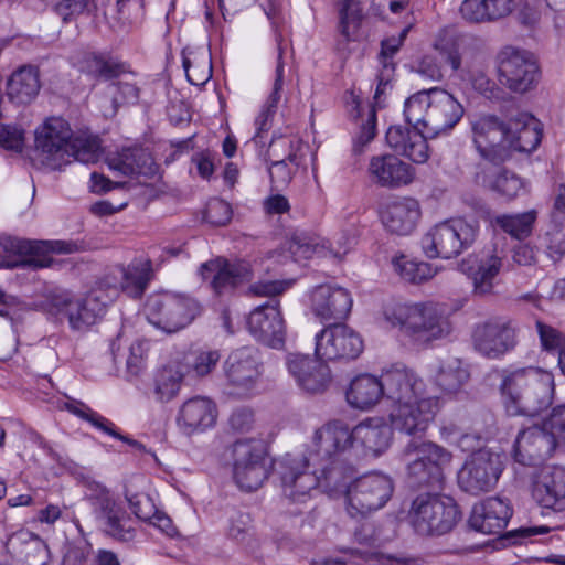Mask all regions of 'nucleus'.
<instances>
[{"label":"nucleus","mask_w":565,"mask_h":565,"mask_svg":"<svg viewBox=\"0 0 565 565\" xmlns=\"http://www.w3.org/2000/svg\"><path fill=\"white\" fill-rule=\"evenodd\" d=\"M500 393L511 416H535L548 408L554 397V376L540 367H508L500 373Z\"/></svg>","instance_id":"f257e3e1"},{"label":"nucleus","mask_w":565,"mask_h":565,"mask_svg":"<svg viewBox=\"0 0 565 565\" xmlns=\"http://www.w3.org/2000/svg\"><path fill=\"white\" fill-rule=\"evenodd\" d=\"M35 149L43 166L60 170L72 161L96 162L99 143L95 138L74 137L66 120L51 117L35 130Z\"/></svg>","instance_id":"f03ea898"},{"label":"nucleus","mask_w":565,"mask_h":565,"mask_svg":"<svg viewBox=\"0 0 565 565\" xmlns=\"http://www.w3.org/2000/svg\"><path fill=\"white\" fill-rule=\"evenodd\" d=\"M352 445L351 430L339 420L330 422L316 429L306 448V463L318 467L326 478V487L340 489L345 486L352 470L341 460Z\"/></svg>","instance_id":"7ed1b4c3"},{"label":"nucleus","mask_w":565,"mask_h":565,"mask_svg":"<svg viewBox=\"0 0 565 565\" xmlns=\"http://www.w3.org/2000/svg\"><path fill=\"white\" fill-rule=\"evenodd\" d=\"M463 111L462 105L451 94L436 87L417 92L404 104L407 125L422 127L428 138L450 131Z\"/></svg>","instance_id":"20e7f679"},{"label":"nucleus","mask_w":565,"mask_h":565,"mask_svg":"<svg viewBox=\"0 0 565 565\" xmlns=\"http://www.w3.org/2000/svg\"><path fill=\"white\" fill-rule=\"evenodd\" d=\"M384 319L418 343H429L450 334L452 326L445 308L436 302L398 303L385 308Z\"/></svg>","instance_id":"39448f33"},{"label":"nucleus","mask_w":565,"mask_h":565,"mask_svg":"<svg viewBox=\"0 0 565 565\" xmlns=\"http://www.w3.org/2000/svg\"><path fill=\"white\" fill-rule=\"evenodd\" d=\"M407 518L418 535L439 536L456 526L461 513L451 497L423 492L413 499Z\"/></svg>","instance_id":"423d86ee"},{"label":"nucleus","mask_w":565,"mask_h":565,"mask_svg":"<svg viewBox=\"0 0 565 565\" xmlns=\"http://www.w3.org/2000/svg\"><path fill=\"white\" fill-rule=\"evenodd\" d=\"M402 459L413 484L440 488L452 454L434 441L412 439L403 448Z\"/></svg>","instance_id":"0eeeda50"},{"label":"nucleus","mask_w":565,"mask_h":565,"mask_svg":"<svg viewBox=\"0 0 565 565\" xmlns=\"http://www.w3.org/2000/svg\"><path fill=\"white\" fill-rule=\"evenodd\" d=\"M480 231L477 221L458 217L433 226L420 239L423 253L428 258L457 257L476 242Z\"/></svg>","instance_id":"6e6552de"},{"label":"nucleus","mask_w":565,"mask_h":565,"mask_svg":"<svg viewBox=\"0 0 565 565\" xmlns=\"http://www.w3.org/2000/svg\"><path fill=\"white\" fill-rule=\"evenodd\" d=\"M201 310V305L194 298L170 291L150 295L145 305L148 321L167 333L189 326Z\"/></svg>","instance_id":"1a4fd4ad"},{"label":"nucleus","mask_w":565,"mask_h":565,"mask_svg":"<svg viewBox=\"0 0 565 565\" xmlns=\"http://www.w3.org/2000/svg\"><path fill=\"white\" fill-rule=\"evenodd\" d=\"M87 500L95 521L105 535L119 542L135 539V521L108 489L100 484L89 488Z\"/></svg>","instance_id":"9d476101"},{"label":"nucleus","mask_w":565,"mask_h":565,"mask_svg":"<svg viewBox=\"0 0 565 565\" xmlns=\"http://www.w3.org/2000/svg\"><path fill=\"white\" fill-rule=\"evenodd\" d=\"M504 469L502 456L489 448L472 451L458 471L459 488L471 495L492 491Z\"/></svg>","instance_id":"9b49d317"},{"label":"nucleus","mask_w":565,"mask_h":565,"mask_svg":"<svg viewBox=\"0 0 565 565\" xmlns=\"http://www.w3.org/2000/svg\"><path fill=\"white\" fill-rule=\"evenodd\" d=\"M279 476L282 495L289 503H306L318 488L323 491L335 490L326 487L327 480L320 469L306 463L305 458L285 457L279 466Z\"/></svg>","instance_id":"f8f14e48"},{"label":"nucleus","mask_w":565,"mask_h":565,"mask_svg":"<svg viewBox=\"0 0 565 565\" xmlns=\"http://www.w3.org/2000/svg\"><path fill=\"white\" fill-rule=\"evenodd\" d=\"M393 493L392 480L382 473H367L355 479L347 489L351 514H366L383 508Z\"/></svg>","instance_id":"ddd939ff"},{"label":"nucleus","mask_w":565,"mask_h":565,"mask_svg":"<svg viewBox=\"0 0 565 565\" xmlns=\"http://www.w3.org/2000/svg\"><path fill=\"white\" fill-rule=\"evenodd\" d=\"M363 348L360 334L344 323H329L316 334V355L320 360H355Z\"/></svg>","instance_id":"4468645a"},{"label":"nucleus","mask_w":565,"mask_h":565,"mask_svg":"<svg viewBox=\"0 0 565 565\" xmlns=\"http://www.w3.org/2000/svg\"><path fill=\"white\" fill-rule=\"evenodd\" d=\"M473 145L486 163H503L508 160V121L493 115H484L471 121Z\"/></svg>","instance_id":"2eb2a0df"},{"label":"nucleus","mask_w":565,"mask_h":565,"mask_svg":"<svg viewBox=\"0 0 565 565\" xmlns=\"http://www.w3.org/2000/svg\"><path fill=\"white\" fill-rule=\"evenodd\" d=\"M539 78V66L529 52L505 47L500 53L499 79L510 90L524 94L536 86Z\"/></svg>","instance_id":"dca6fc26"},{"label":"nucleus","mask_w":565,"mask_h":565,"mask_svg":"<svg viewBox=\"0 0 565 565\" xmlns=\"http://www.w3.org/2000/svg\"><path fill=\"white\" fill-rule=\"evenodd\" d=\"M440 409L436 396L392 405L390 420L395 430L409 436L424 434Z\"/></svg>","instance_id":"f3484780"},{"label":"nucleus","mask_w":565,"mask_h":565,"mask_svg":"<svg viewBox=\"0 0 565 565\" xmlns=\"http://www.w3.org/2000/svg\"><path fill=\"white\" fill-rule=\"evenodd\" d=\"M0 246L8 253L25 256L19 263L6 264L4 266L8 268L18 266L34 269L45 268L51 266L52 259L46 256H40V254L45 252L70 254L74 250V244L65 241H30L9 235L0 236Z\"/></svg>","instance_id":"a211bd4d"},{"label":"nucleus","mask_w":565,"mask_h":565,"mask_svg":"<svg viewBox=\"0 0 565 565\" xmlns=\"http://www.w3.org/2000/svg\"><path fill=\"white\" fill-rule=\"evenodd\" d=\"M224 372L230 385L234 387V394L249 395L262 374L258 351L252 347L233 351L224 363Z\"/></svg>","instance_id":"6ab92c4d"},{"label":"nucleus","mask_w":565,"mask_h":565,"mask_svg":"<svg viewBox=\"0 0 565 565\" xmlns=\"http://www.w3.org/2000/svg\"><path fill=\"white\" fill-rule=\"evenodd\" d=\"M247 326L257 341L274 349L284 345L286 328L277 299H268L255 308L249 313Z\"/></svg>","instance_id":"aec40b11"},{"label":"nucleus","mask_w":565,"mask_h":565,"mask_svg":"<svg viewBox=\"0 0 565 565\" xmlns=\"http://www.w3.org/2000/svg\"><path fill=\"white\" fill-rule=\"evenodd\" d=\"M98 291H89L84 298L56 299L55 308L60 320H66L74 331L84 332L106 312V306L98 298Z\"/></svg>","instance_id":"412c9836"},{"label":"nucleus","mask_w":565,"mask_h":565,"mask_svg":"<svg viewBox=\"0 0 565 565\" xmlns=\"http://www.w3.org/2000/svg\"><path fill=\"white\" fill-rule=\"evenodd\" d=\"M472 339L478 352L497 359L515 347L516 332L510 321L491 320L477 326Z\"/></svg>","instance_id":"4be33fe9"},{"label":"nucleus","mask_w":565,"mask_h":565,"mask_svg":"<svg viewBox=\"0 0 565 565\" xmlns=\"http://www.w3.org/2000/svg\"><path fill=\"white\" fill-rule=\"evenodd\" d=\"M286 366L297 385L307 393H322L331 383V370L320 359L289 353L286 358Z\"/></svg>","instance_id":"5701e85b"},{"label":"nucleus","mask_w":565,"mask_h":565,"mask_svg":"<svg viewBox=\"0 0 565 565\" xmlns=\"http://www.w3.org/2000/svg\"><path fill=\"white\" fill-rule=\"evenodd\" d=\"M384 395L393 405L427 398L426 384L412 369L394 365L382 373Z\"/></svg>","instance_id":"b1692460"},{"label":"nucleus","mask_w":565,"mask_h":565,"mask_svg":"<svg viewBox=\"0 0 565 565\" xmlns=\"http://www.w3.org/2000/svg\"><path fill=\"white\" fill-rule=\"evenodd\" d=\"M352 303L350 292L339 286H317L310 296L311 310L322 322L344 320L351 311Z\"/></svg>","instance_id":"393cba45"},{"label":"nucleus","mask_w":565,"mask_h":565,"mask_svg":"<svg viewBox=\"0 0 565 565\" xmlns=\"http://www.w3.org/2000/svg\"><path fill=\"white\" fill-rule=\"evenodd\" d=\"M200 274L218 297L231 295L241 284L250 279L248 266L244 263H231L217 258L203 263Z\"/></svg>","instance_id":"a878e982"},{"label":"nucleus","mask_w":565,"mask_h":565,"mask_svg":"<svg viewBox=\"0 0 565 565\" xmlns=\"http://www.w3.org/2000/svg\"><path fill=\"white\" fill-rule=\"evenodd\" d=\"M380 216L388 232L406 236L416 228L422 216V209L416 199L392 198L382 204Z\"/></svg>","instance_id":"bb28decb"},{"label":"nucleus","mask_w":565,"mask_h":565,"mask_svg":"<svg viewBox=\"0 0 565 565\" xmlns=\"http://www.w3.org/2000/svg\"><path fill=\"white\" fill-rule=\"evenodd\" d=\"M555 439L542 426H532L519 433L514 444L515 461L537 466L550 458L556 448Z\"/></svg>","instance_id":"cd10ccee"},{"label":"nucleus","mask_w":565,"mask_h":565,"mask_svg":"<svg viewBox=\"0 0 565 565\" xmlns=\"http://www.w3.org/2000/svg\"><path fill=\"white\" fill-rule=\"evenodd\" d=\"M216 418V404L209 397L195 396L180 406L175 422L183 435L192 436L213 427Z\"/></svg>","instance_id":"c85d7f7f"},{"label":"nucleus","mask_w":565,"mask_h":565,"mask_svg":"<svg viewBox=\"0 0 565 565\" xmlns=\"http://www.w3.org/2000/svg\"><path fill=\"white\" fill-rule=\"evenodd\" d=\"M532 495L544 509L565 511V468H543L533 481Z\"/></svg>","instance_id":"c756f323"},{"label":"nucleus","mask_w":565,"mask_h":565,"mask_svg":"<svg viewBox=\"0 0 565 565\" xmlns=\"http://www.w3.org/2000/svg\"><path fill=\"white\" fill-rule=\"evenodd\" d=\"M512 513V508L507 500L489 497L473 504L469 524L483 534H498L505 529Z\"/></svg>","instance_id":"7c9ffc66"},{"label":"nucleus","mask_w":565,"mask_h":565,"mask_svg":"<svg viewBox=\"0 0 565 565\" xmlns=\"http://www.w3.org/2000/svg\"><path fill=\"white\" fill-rule=\"evenodd\" d=\"M475 180L479 185L507 200H513L526 192L524 180L513 171L503 168L502 163L479 164Z\"/></svg>","instance_id":"2f4dec72"},{"label":"nucleus","mask_w":565,"mask_h":565,"mask_svg":"<svg viewBox=\"0 0 565 565\" xmlns=\"http://www.w3.org/2000/svg\"><path fill=\"white\" fill-rule=\"evenodd\" d=\"M6 550L17 565H46L50 559L46 543L26 529L12 532L7 537Z\"/></svg>","instance_id":"473e14b6"},{"label":"nucleus","mask_w":565,"mask_h":565,"mask_svg":"<svg viewBox=\"0 0 565 565\" xmlns=\"http://www.w3.org/2000/svg\"><path fill=\"white\" fill-rule=\"evenodd\" d=\"M428 136L422 127L391 126L386 131L387 145L398 154L407 157L416 163L428 159Z\"/></svg>","instance_id":"72a5a7b5"},{"label":"nucleus","mask_w":565,"mask_h":565,"mask_svg":"<svg viewBox=\"0 0 565 565\" xmlns=\"http://www.w3.org/2000/svg\"><path fill=\"white\" fill-rule=\"evenodd\" d=\"M508 160L513 151L530 153L541 143L542 127L533 115L520 113L508 120Z\"/></svg>","instance_id":"f704fd0d"},{"label":"nucleus","mask_w":565,"mask_h":565,"mask_svg":"<svg viewBox=\"0 0 565 565\" xmlns=\"http://www.w3.org/2000/svg\"><path fill=\"white\" fill-rule=\"evenodd\" d=\"M367 171L372 182L383 188H399L414 179L412 167L393 154L372 157Z\"/></svg>","instance_id":"c9c22d12"},{"label":"nucleus","mask_w":565,"mask_h":565,"mask_svg":"<svg viewBox=\"0 0 565 565\" xmlns=\"http://www.w3.org/2000/svg\"><path fill=\"white\" fill-rule=\"evenodd\" d=\"M384 395V385H382V375L364 373L353 377L345 390V399L348 404L361 411H369L375 406Z\"/></svg>","instance_id":"e433bc0d"},{"label":"nucleus","mask_w":565,"mask_h":565,"mask_svg":"<svg viewBox=\"0 0 565 565\" xmlns=\"http://www.w3.org/2000/svg\"><path fill=\"white\" fill-rule=\"evenodd\" d=\"M412 26L413 24L409 22L397 35H392L381 41V51L377 60L382 68L376 76L377 86L374 94V99L376 100L386 94L387 89L392 88L391 82L395 71L393 58L403 46Z\"/></svg>","instance_id":"4c0bfd02"},{"label":"nucleus","mask_w":565,"mask_h":565,"mask_svg":"<svg viewBox=\"0 0 565 565\" xmlns=\"http://www.w3.org/2000/svg\"><path fill=\"white\" fill-rule=\"evenodd\" d=\"M41 88L39 70L24 65L18 68L7 82V96L15 105H28L35 99Z\"/></svg>","instance_id":"58836bf2"},{"label":"nucleus","mask_w":565,"mask_h":565,"mask_svg":"<svg viewBox=\"0 0 565 565\" xmlns=\"http://www.w3.org/2000/svg\"><path fill=\"white\" fill-rule=\"evenodd\" d=\"M393 429L382 419L370 418L351 430L352 443L360 441L366 450L379 456L390 447Z\"/></svg>","instance_id":"ea45409f"},{"label":"nucleus","mask_w":565,"mask_h":565,"mask_svg":"<svg viewBox=\"0 0 565 565\" xmlns=\"http://www.w3.org/2000/svg\"><path fill=\"white\" fill-rule=\"evenodd\" d=\"M108 166L122 175H151L156 172L151 154L141 147L124 148L108 159Z\"/></svg>","instance_id":"a19ab883"},{"label":"nucleus","mask_w":565,"mask_h":565,"mask_svg":"<svg viewBox=\"0 0 565 565\" xmlns=\"http://www.w3.org/2000/svg\"><path fill=\"white\" fill-rule=\"evenodd\" d=\"M505 253L493 247L486 252L472 274L473 292L478 296L490 295L493 291V280L504 267Z\"/></svg>","instance_id":"79ce46f5"},{"label":"nucleus","mask_w":565,"mask_h":565,"mask_svg":"<svg viewBox=\"0 0 565 565\" xmlns=\"http://www.w3.org/2000/svg\"><path fill=\"white\" fill-rule=\"evenodd\" d=\"M339 11L338 31L345 43L360 40L365 19L360 0H335Z\"/></svg>","instance_id":"37998d69"},{"label":"nucleus","mask_w":565,"mask_h":565,"mask_svg":"<svg viewBox=\"0 0 565 565\" xmlns=\"http://www.w3.org/2000/svg\"><path fill=\"white\" fill-rule=\"evenodd\" d=\"M245 448L239 449L238 451V461L235 468H233V477L237 486L247 492H252L257 490L263 482L269 476V469L267 463H260L259 461H254V465L246 466L245 465V456H252Z\"/></svg>","instance_id":"c03bdc74"},{"label":"nucleus","mask_w":565,"mask_h":565,"mask_svg":"<svg viewBox=\"0 0 565 565\" xmlns=\"http://www.w3.org/2000/svg\"><path fill=\"white\" fill-rule=\"evenodd\" d=\"M66 409L71 412L72 414L81 417L82 419L88 422L92 426H94L96 429L116 438L119 439L135 448L141 449L142 445L135 440L129 438L128 436H125L117 431L115 424L107 419L106 417L102 416L97 412L93 411L90 407H88L83 402L71 399L70 402L65 403Z\"/></svg>","instance_id":"a18cd8bd"},{"label":"nucleus","mask_w":565,"mask_h":565,"mask_svg":"<svg viewBox=\"0 0 565 565\" xmlns=\"http://www.w3.org/2000/svg\"><path fill=\"white\" fill-rule=\"evenodd\" d=\"M309 146L297 136H275L268 147L269 159H282L296 166H302Z\"/></svg>","instance_id":"49530a36"},{"label":"nucleus","mask_w":565,"mask_h":565,"mask_svg":"<svg viewBox=\"0 0 565 565\" xmlns=\"http://www.w3.org/2000/svg\"><path fill=\"white\" fill-rule=\"evenodd\" d=\"M392 266L403 280L416 285L431 279L437 274V269L429 263L412 259L405 255L394 257Z\"/></svg>","instance_id":"de8ad7c7"},{"label":"nucleus","mask_w":565,"mask_h":565,"mask_svg":"<svg viewBox=\"0 0 565 565\" xmlns=\"http://www.w3.org/2000/svg\"><path fill=\"white\" fill-rule=\"evenodd\" d=\"M125 270V292L132 298H140L151 279V262L134 260Z\"/></svg>","instance_id":"09e8293b"},{"label":"nucleus","mask_w":565,"mask_h":565,"mask_svg":"<svg viewBox=\"0 0 565 565\" xmlns=\"http://www.w3.org/2000/svg\"><path fill=\"white\" fill-rule=\"evenodd\" d=\"M535 221L536 212L534 210L519 214H503L495 217V224L504 233L516 239L529 237Z\"/></svg>","instance_id":"8fccbe9b"},{"label":"nucleus","mask_w":565,"mask_h":565,"mask_svg":"<svg viewBox=\"0 0 565 565\" xmlns=\"http://www.w3.org/2000/svg\"><path fill=\"white\" fill-rule=\"evenodd\" d=\"M125 270L122 265L110 267L90 291H98V298L107 307L119 295L125 292Z\"/></svg>","instance_id":"3c124183"},{"label":"nucleus","mask_w":565,"mask_h":565,"mask_svg":"<svg viewBox=\"0 0 565 565\" xmlns=\"http://www.w3.org/2000/svg\"><path fill=\"white\" fill-rule=\"evenodd\" d=\"M183 373L171 366L160 370L154 380V396L159 402H169L179 393Z\"/></svg>","instance_id":"603ef678"},{"label":"nucleus","mask_w":565,"mask_h":565,"mask_svg":"<svg viewBox=\"0 0 565 565\" xmlns=\"http://www.w3.org/2000/svg\"><path fill=\"white\" fill-rule=\"evenodd\" d=\"M467 380L468 372L458 361L443 365L436 377L439 387L447 393L458 391Z\"/></svg>","instance_id":"864d4df0"},{"label":"nucleus","mask_w":565,"mask_h":565,"mask_svg":"<svg viewBox=\"0 0 565 565\" xmlns=\"http://www.w3.org/2000/svg\"><path fill=\"white\" fill-rule=\"evenodd\" d=\"M545 248L553 262H558L565 255V223L553 221L544 236Z\"/></svg>","instance_id":"5fc2aeb1"},{"label":"nucleus","mask_w":565,"mask_h":565,"mask_svg":"<svg viewBox=\"0 0 565 565\" xmlns=\"http://www.w3.org/2000/svg\"><path fill=\"white\" fill-rule=\"evenodd\" d=\"M242 448L250 450L249 452L254 454L252 456H245L246 458L244 461H245L246 466L254 465L253 463L254 461H259L260 463H267L266 450L263 445V441L258 440V439L246 438V439L236 440L230 448L233 468H235L237 465L238 451Z\"/></svg>","instance_id":"6e6d98bb"},{"label":"nucleus","mask_w":565,"mask_h":565,"mask_svg":"<svg viewBox=\"0 0 565 565\" xmlns=\"http://www.w3.org/2000/svg\"><path fill=\"white\" fill-rule=\"evenodd\" d=\"M253 520L249 513L234 511L228 519L227 535L230 539L244 543L252 535Z\"/></svg>","instance_id":"4d7b16f0"},{"label":"nucleus","mask_w":565,"mask_h":565,"mask_svg":"<svg viewBox=\"0 0 565 565\" xmlns=\"http://www.w3.org/2000/svg\"><path fill=\"white\" fill-rule=\"evenodd\" d=\"M220 358L216 350L195 351L188 358V365L196 376H205L215 369Z\"/></svg>","instance_id":"13d9d810"},{"label":"nucleus","mask_w":565,"mask_h":565,"mask_svg":"<svg viewBox=\"0 0 565 565\" xmlns=\"http://www.w3.org/2000/svg\"><path fill=\"white\" fill-rule=\"evenodd\" d=\"M54 11L67 23L83 13L95 11L93 0H61L54 6Z\"/></svg>","instance_id":"bf43d9fd"},{"label":"nucleus","mask_w":565,"mask_h":565,"mask_svg":"<svg viewBox=\"0 0 565 565\" xmlns=\"http://www.w3.org/2000/svg\"><path fill=\"white\" fill-rule=\"evenodd\" d=\"M542 425L557 447H565V404L555 407Z\"/></svg>","instance_id":"052dcab7"},{"label":"nucleus","mask_w":565,"mask_h":565,"mask_svg":"<svg viewBox=\"0 0 565 565\" xmlns=\"http://www.w3.org/2000/svg\"><path fill=\"white\" fill-rule=\"evenodd\" d=\"M268 173L270 181L277 188L289 184L300 166L282 159H269Z\"/></svg>","instance_id":"680f3d73"},{"label":"nucleus","mask_w":565,"mask_h":565,"mask_svg":"<svg viewBox=\"0 0 565 565\" xmlns=\"http://www.w3.org/2000/svg\"><path fill=\"white\" fill-rule=\"evenodd\" d=\"M232 218L231 205L221 199H212L207 202L204 220L214 226H224Z\"/></svg>","instance_id":"e2e57ef3"},{"label":"nucleus","mask_w":565,"mask_h":565,"mask_svg":"<svg viewBox=\"0 0 565 565\" xmlns=\"http://www.w3.org/2000/svg\"><path fill=\"white\" fill-rule=\"evenodd\" d=\"M536 330L544 350L559 353L565 347V335L557 329L537 320Z\"/></svg>","instance_id":"0e129e2a"},{"label":"nucleus","mask_w":565,"mask_h":565,"mask_svg":"<svg viewBox=\"0 0 565 565\" xmlns=\"http://www.w3.org/2000/svg\"><path fill=\"white\" fill-rule=\"evenodd\" d=\"M108 88L113 94L114 111L117 107L125 103H136L139 98V88L134 83L119 81L111 83Z\"/></svg>","instance_id":"69168bd1"},{"label":"nucleus","mask_w":565,"mask_h":565,"mask_svg":"<svg viewBox=\"0 0 565 565\" xmlns=\"http://www.w3.org/2000/svg\"><path fill=\"white\" fill-rule=\"evenodd\" d=\"M486 0H465L460 6L461 17L472 23L489 22Z\"/></svg>","instance_id":"338daca9"},{"label":"nucleus","mask_w":565,"mask_h":565,"mask_svg":"<svg viewBox=\"0 0 565 565\" xmlns=\"http://www.w3.org/2000/svg\"><path fill=\"white\" fill-rule=\"evenodd\" d=\"M129 505L134 514L143 521H151L157 512V509L147 494H136L129 498Z\"/></svg>","instance_id":"774afa93"}]
</instances>
